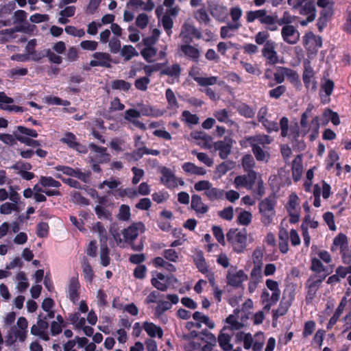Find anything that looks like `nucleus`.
I'll list each match as a JSON object with an SVG mask.
<instances>
[{"mask_svg":"<svg viewBox=\"0 0 351 351\" xmlns=\"http://www.w3.org/2000/svg\"><path fill=\"white\" fill-rule=\"evenodd\" d=\"M311 112V108L308 107L302 114L300 129L297 123L289 126V120L287 117H282L280 121L281 136L288 137L293 143V147L299 150H303L305 148V143L303 140L300 139V137H304L311 132L310 140L314 141L319 134L320 125H326L330 121L331 110L326 109L321 118L317 116L314 117L309 124L308 118Z\"/></svg>","mask_w":351,"mask_h":351,"instance_id":"obj_1","label":"nucleus"},{"mask_svg":"<svg viewBox=\"0 0 351 351\" xmlns=\"http://www.w3.org/2000/svg\"><path fill=\"white\" fill-rule=\"evenodd\" d=\"M234 184L237 189L243 187L248 190H254L259 195L264 193L263 181L261 175L252 170L249 171L246 175L237 176Z\"/></svg>","mask_w":351,"mask_h":351,"instance_id":"obj_2","label":"nucleus"},{"mask_svg":"<svg viewBox=\"0 0 351 351\" xmlns=\"http://www.w3.org/2000/svg\"><path fill=\"white\" fill-rule=\"evenodd\" d=\"M145 228L143 223L137 222L132 223L128 228L124 229L121 235L123 239L121 237V234H112L117 245L120 247H125L128 243L134 240L139 234L145 232Z\"/></svg>","mask_w":351,"mask_h":351,"instance_id":"obj_3","label":"nucleus"},{"mask_svg":"<svg viewBox=\"0 0 351 351\" xmlns=\"http://www.w3.org/2000/svg\"><path fill=\"white\" fill-rule=\"evenodd\" d=\"M231 22L221 27L220 36L222 38H231L234 36V32L242 26L241 19L243 15V10L239 6H233L230 10Z\"/></svg>","mask_w":351,"mask_h":351,"instance_id":"obj_4","label":"nucleus"},{"mask_svg":"<svg viewBox=\"0 0 351 351\" xmlns=\"http://www.w3.org/2000/svg\"><path fill=\"white\" fill-rule=\"evenodd\" d=\"M28 322L26 318L21 317L18 319L16 326H13L8 332L5 343L8 345L14 343L16 341H24L27 335Z\"/></svg>","mask_w":351,"mask_h":351,"instance_id":"obj_5","label":"nucleus"},{"mask_svg":"<svg viewBox=\"0 0 351 351\" xmlns=\"http://www.w3.org/2000/svg\"><path fill=\"white\" fill-rule=\"evenodd\" d=\"M227 239L232 244L233 250L237 253H241L247 246V235L245 230L237 232L230 231L227 234Z\"/></svg>","mask_w":351,"mask_h":351,"instance_id":"obj_6","label":"nucleus"},{"mask_svg":"<svg viewBox=\"0 0 351 351\" xmlns=\"http://www.w3.org/2000/svg\"><path fill=\"white\" fill-rule=\"evenodd\" d=\"M152 285L158 290L165 291L177 282V279L172 275L165 276L160 272L152 274Z\"/></svg>","mask_w":351,"mask_h":351,"instance_id":"obj_7","label":"nucleus"},{"mask_svg":"<svg viewBox=\"0 0 351 351\" xmlns=\"http://www.w3.org/2000/svg\"><path fill=\"white\" fill-rule=\"evenodd\" d=\"M296 10H298L301 15L306 17L305 20L300 21L302 26L307 25L309 23L313 22L316 17L317 10L312 1L304 0L303 3L300 4Z\"/></svg>","mask_w":351,"mask_h":351,"instance_id":"obj_8","label":"nucleus"},{"mask_svg":"<svg viewBox=\"0 0 351 351\" xmlns=\"http://www.w3.org/2000/svg\"><path fill=\"white\" fill-rule=\"evenodd\" d=\"M274 206V202L269 199H265L259 204L261 221L264 225L268 226L272 223L275 216Z\"/></svg>","mask_w":351,"mask_h":351,"instance_id":"obj_9","label":"nucleus"},{"mask_svg":"<svg viewBox=\"0 0 351 351\" xmlns=\"http://www.w3.org/2000/svg\"><path fill=\"white\" fill-rule=\"evenodd\" d=\"M207 8L211 16L217 21L223 22L228 16L227 8L217 1H208Z\"/></svg>","mask_w":351,"mask_h":351,"instance_id":"obj_10","label":"nucleus"},{"mask_svg":"<svg viewBox=\"0 0 351 351\" xmlns=\"http://www.w3.org/2000/svg\"><path fill=\"white\" fill-rule=\"evenodd\" d=\"M17 188L10 186V199L12 202H5L0 206V213L3 215L11 214L17 210V204L20 200V195L17 193Z\"/></svg>","mask_w":351,"mask_h":351,"instance_id":"obj_11","label":"nucleus"},{"mask_svg":"<svg viewBox=\"0 0 351 351\" xmlns=\"http://www.w3.org/2000/svg\"><path fill=\"white\" fill-rule=\"evenodd\" d=\"M248 317L243 315V313L239 310H235L234 313L230 315L226 319L228 326H224L223 329H230L232 330H240L245 326V322Z\"/></svg>","mask_w":351,"mask_h":351,"instance_id":"obj_12","label":"nucleus"},{"mask_svg":"<svg viewBox=\"0 0 351 351\" xmlns=\"http://www.w3.org/2000/svg\"><path fill=\"white\" fill-rule=\"evenodd\" d=\"M246 21L247 23H252L258 20L262 24L274 25V18L267 14L265 10H250L246 12Z\"/></svg>","mask_w":351,"mask_h":351,"instance_id":"obj_13","label":"nucleus"},{"mask_svg":"<svg viewBox=\"0 0 351 351\" xmlns=\"http://www.w3.org/2000/svg\"><path fill=\"white\" fill-rule=\"evenodd\" d=\"M160 173V182L167 188H175L178 184L184 185V182L181 178H176L173 172L167 167H162Z\"/></svg>","mask_w":351,"mask_h":351,"instance_id":"obj_14","label":"nucleus"},{"mask_svg":"<svg viewBox=\"0 0 351 351\" xmlns=\"http://www.w3.org/2000/svg\"><path fill=\"white\" fill-rule=\"evenodd\" d=\"M180 36L186 43L192 42L193 38L199 39L202 38L200 32L189 22L184 23L182 27Z\"/></svg>","mask_w":351,"mask_h":351,"instance_id":"obj_15","label":"nucleus"},{"mask_svg":"<svg viewBox=\"0 0 351 351\" xmlns=\"http://www.w3.org/2000/svg\"><path fill=\"white\" fill-rule=\"evenodd\" d=\"M276 44L272 40H268L264 45L262 49L263 57L269 64H275L279 62V57L276 51Z\"/></svg>","mask_w":351,"mask_h":351,"instance_id":"obj_16","label":"nucleus"},{"mask_svg":"<svg viewBox=\"0 0 351 351\" xmlns=\"http://www.w3.org/2000/svg\"><path fill=\"white\" fill-rule=\"evenodd\" d=\"M283 40L289 45H295L300 40V34L293 25H285L281 29Z\"/></svg>","mask_w":351,"mask_h":351,"instance_id":"obj_17","label":"nucleus"},{"mask_svg":"<svg viewBox=\"0 0 351 351\" xmlns=\"http://www.w3.org/2000/svg\"><path fill=\"white\" fill-rule=\"evenodd\" d=\"M318 226V222L311 218L309 215H307L304 218L301 224V230L302 232V237L304 243L306 247H308L311 243V237L308 232V228L315 229Z\"/></svg>","mask_w":351,"mask_h":351,"instance_id":"obj_18","label":"nucleus"},{"mask_svg":"<svg viewBox=\"0 0 351 351\" xmlns=\"http://www.w3.org/2000/svg\"><path fill=\"white\" fill-rule=\"evenodd\" d=\"M80 285L77 276H73L69 280L66 287V295L73 302L76 303L80 298Z\"/></svg>","mask_w":351,"mask_h":351,"instance_id":"obj_19","label":"nucleus"},{"mask_svg":"<svg viewBox=\"0 0 351 351\" xmlns=\"http://www.w3.org/2000/svg\"><path fill=\"white\" fill-rule=\"evenodd\" d=\"M304 84L307 89L315 90L317 88V83L315 80L314 71L309 62L304 63V69L302 75Z\"/></svg>","mask_w":351,"mask_h":351,"instance_id":"obj_20","label":"nucleus"},{"mask_svg":"<svg viewBox=\"0 0 351 351\" xmlns=\"http://www.w3.org/2000/svg\"><path fill=\"white\" fill-rule=\"evenodd\" d=\"M303 45L306 50L316 51L322 46V39L312 32H308L303 36Z\"/></svg>","mask_w":351,"mask_h":351,"instance_id":"obj_21","label":"nucleus"},{"mask_svg":"<svg viewBox=\"0 0 351 351\" xmlns=\"http://www.w3.org/2000/svg\"><path fill=\"white\" fill-rule=\"evenodd\" d=\"M48 328L47 322L39 318L37 323L31 328V333L45 341H48L49 339Z\"/></svg>","mask_w":351,"mask_h":351,"instance_id":"obj_22","label":"nucleus"},{"mask_svg":"<svg viewBox=\"0 0 351 351\" xmlns=\"http://www.w3.org/2000/svg\"><path fill=\"white\" fill-rule=\"evenodd\" d=\"M294 298V291L291 289H287L284 291L282 302L275 313V316L283 315L287 312Z\"/></svg>","mask_w":351,"mask_h":351,"instance_id":"obj_23","label":"nucleus"},{"mask_svg":"<svg viewBox=\"0 0 351 351\" xmlns=\"http://www.w3.org/2000/svg\"><path fill=\"white\" fill-rule=\"evenodd\" d=\"M93 60L90 62V66H103L109 68L111 66V56L107 53L95 52L93 54Z\"/></svg>","mask_w":351,"mask_h":351,"instance_id":"obj_24","label":"nucleus"},{"mask_svg":"<svg viewBox=\"0 0 351 351\" xmlns=\"http://www.w3.org/2000/svg\"><path fill=\"white\" fill-rule=\"evenodd\" d=\"M227 279L230 285L239 287L247 279V276L243 270L230 269Z\"/></svg>","mask_w":351,"mask_h":351,"instance_id":"obj_25","label":"nucleus"},{"mask_svg":"<svg viewBox=\"0 0 351 351\" xmlns=\"http://www.w3.org/2000/svg\"><path fill=\"white\" fill-rule=\"evenodd\" d=\"M266 287L268 289H269L272 293L271 295V302L270 304H267L264 308H267L269 310L270 307L276 304L277 301L279 300L280 296V291L278 287V283L277 281H275L271 279H267L265 282Z\"/></svg>","mask_w":351,"mask_h":351,"instance_id":"obj_26","label":"nucleus"},{"mask_svg":"<svg viewBox=\"0 0 351 351\" xmlns=\"http://www.w3.org/2000/svg\"><path fill=\"white\" fill-rule=\"evenodd\" d=\"M193 259L199 271L206 275L207 278H208L209 274H214L211 270L208 269L206 261L202 251L195 250Z\"/></svg>","mask_w":351,"mask_h":351,"instance_id":"obj_27","label":"nucleus"},{"mask_svg":"<svg viewBox=\"0 0 351 351\" xmlns=\"http://www.w3.org/2000/svg\"><path fill=\"white\" fill-rule=\"evenodd\" d=\"M267 114V109L265 107H262L258 112V119L259 122L262 123L263 125L268 132L278 131V123L274 121L267 120L266 116Z\"/></svg>","mask_w":351,"mask_h":351,"instance_id":"obj_28","label":"nucleus"},{"mask_svg":"<svg viewBox=\"0 0 351 351\" xmlns=\"http://www.w3.org/2000/svg\"><path fill=\"white\" fill-rule=\"evenodd\" d=\"M60 141L66 143L69 147L75 149L80 153L86 152L85 147L79 144L76 141L75 136L71 132L66 133Z\"/></svg>","mask_w":351,"mask_h":351,"instance_id":"obj_29","label":"nucleus"},{"mask_svg":"<svg viewBox=\"0 0 351 351\" xmlns=\"http://www.w3.org/2000/svg\"><path fill=\"white\" fill-rule=\"evenodd\" d=\"M142 328L146 332L148 336L152 338L160 339L163 335V330L161 327L156 325L155 324L149 322H145L143 324Z\"/></svg>","mask_w":351,"mask_h":351,"instance_id":"obj_30","label":"nucleus"},{"mask_svg":"<svg viewBox=\"0 0 351 351\" xmlns=\"http://www.w3.org/2000/svg\"><path fill=\"white\" fill-rule=\"evenodd\" d=\"M232 147V142L230 139H224L223 141H219L214 144V148L215 150L219 152V156L221 158L224 159L228 157L230 153Z\"/></svg>","mask_w":351,"mask_h":351,"instance_id":"obj_31","label":"nucleus"},{"mask_svg":"<svg viewBox=\"0 0 351 351\" xmlns=\"http://www.w3.org/2000/svg\"><path fill=\"white\" fill-rule=\"evenodd\" d=\"M181 69L179 64H175L169 66H167L162 71L161 74L168 75L170 77L169 83L173 84L178 82L180 75Z\"/></svg>","mask_w":351,"mask_h":351,"instance_id":"obj_32","label":"nucleus"},{"mask_svg":"<svg viewBox=\"0 0 351 351\" xmlns=\"http://www.w3.org/2000/svg\"><path fill=\"white\" fill-rule=\"evenodd\" d=\"M141 117V112L134 109H130L125 112V119L130 121L136 128L141 130H145L146 127L144 123H141L138 120V118Z\"/></svg>","mask_w":351,"mask_h":351,"instance_id":"obj_33","label":"nucleus"},{"mask_svg":"<svg viewBox=\"0 0 351 351\" xmlns=\"http://www.w3.org/2000/svg\"><path fill=\"white\" fill-rule=\"evenodd\" d=\"M333 14V7L322 9V10L320 12L319 17L317 20V26L319 31H322L323 28L326 25L328 21L332 17Z\"/></svg>","mask_w":351,"mask_h":351,"instance_id":"obj_34","label":"nucleus"},{"mask_svg":"<svg viewBox=\"0 0 351 351\" xmlns=\"http://www.w3.org/2000/svg\"><path fill=\"white\" fill-rule=\"evenodd\" d=\"M191 207L197 213L204 214L208 211V206L202 202L198 195H193L191 197Z\"/></svg>","mask_w":351,"mask_h":351,"instance_id":"obj_35","label":"nucleus"},{"mask_svg":"<svg viewBox=\"0 0 351 351\" xmlns=\"http://www.w3.org/2000/svg\"><path fill=\"white\" fill-rule=\"evenodd\" d=\"M182 168L186 173L204 176L206 173V170L200 167L196 166L192 162H185L182 165Z\"/></svg>","mask_w":351,"mask_h":351,"instance_id":"obj_36","label":"nucleus"},{"mask_svg":"<svg viewBox=\"0 0 351 351\" xmlns=\"http://www.w3.org/2000/svg\"><path fill=\"white\" fill-rule=\"evenodd\" d=\"M56 170L58 171H61L63 174L75 177L82 180H84L85 175L80 172L79 170L73 169L69 167L66 166H57L56 167Z\"/></svg>","mask_w":351,"mask_h":351,"instance_id":"obj_37","label":"nucleus"},{"mask_svg":"<svg viewBox=\"0 0 351 351\" xmlns=\"http://www.w3.org/2000/svg\"><path fill=\"white\" fill-rule=\"evenodd\" d=\"M165 96L168 102L167 108L172 110L173 113H175L179 105L173 91L170 88L167 89Z\"/></svg>","mask_w":351,"mask_h":351,"instance_id":"obj_38","label":"nucleus"},{"mask_svg":"<svg viewBox=\"0 0 351 351\" xmlns=\"http://www.w3.org/2000/svg\"><path fill=\"white\" fill-rule=\"evenodd\" d=\"M128 6H132L136 9L150 11L154 8L152 1L143 2L142 0H130L128 3Z\"/></svg>","mask_w":351,"mask_h":351,"instance_id":"obj_39","label":"nucleus"},{"mask_svg":"<svg viewBox=\"0 0 351 351\" xmlns=\"http://www.w3.org/2000/svg\"><path fill=\"white\" fill-rule=\"evenodd\" d=\"M252 146L265 145L271 143L272 139L267 135H256L249 138Z\"/></svg>","mask_w":351,"mask_h":351,"instance_id":"obj_40","label":"nucleus"},{"mask_svg":"<svg viewBox=\"0 0 351 351\" xmlns=\"http://www.w3.org/2000/svg\"><path fill=\"white\" fill-rule=\"evenodd\" d=\"M183 53L189 58L197 60L199 56V50L195 47L190 45H182L180 47Z\"/></svg>","mask_w":351,"mask_h":351,"instance_id":"obj_41","label":"nucleus"},{"mask_svg":"<svg viewBox=\"0 0 351 351\" xmlns=\"http://www.w3.org/2000/svg\"><path fill=\"white\" fill-rule=\"evenodd\" d=\"M205 195L210 201L223 199L224 197V191L218 188L213 187L212 185Z\"/></svg>","mask_w":351,"mask_h":351,"instance_id":"obj_42","label":"nucleus"},{"mask_svg":"<svg viewBox=\"0 0 351 351\" xmlns=\"http://www.w3.org/2000/svg\"><path fill=\"white\" fill-rule=\"evenodd\" d=\"M231 337L225 333H220L218 337V341L220 347L224 351H229L232 349L233 346L230 343Z\"/></svg>","mask_w":351,"mask_h":351,"instance_id":"obj_43","label":"nucleus"},{"mask_svg":"<svg viewBox=\"0 0 351 351\" xmlns=\"http://www.w3.org/2000/svg\"><path fill=\"white\" fill-rule=\"evenodd\" d=\"M195 82L199 85L202 86H213L216 84H222V82H219L218 77L215 76L195 77Z\"/></svg>","mask_w":351,"mask_h":351,"instance_id":"obj_44","label":"nucleus"},{"mask_svg":"<svg viewBox=\"0 0 351 351\" xmlns=\"http://www.w3.org/2000/svg\"><path fill=\"white\" fill-rule=\"evenodd\" d=\"M320 284V280H315L311 282L308 285L306 297V300L308 302H311L315 298Z\"/></svg>","mask_w":351,"mask_h":351,"instance_id":"obj_45","label":"nucleus"},{"mask_svg":"<svg viewBox=\"0 0 351 351\" xmlns=\"http://www.w3.org/2000/svg\"><path fill=\"white\" fill-rule=\"evenodd\" d=\"M237 339L243 341V347L246 350L252 348L253 350V339L250 333L239 332L236 336Z\"/></svg>","mask_w":351,"mask_h":351,"instance_id":"obj_46","label":"nucleus"},{"mask_svg":"<svg viewBox=\"0 0 351 351\" xmlns=\"http://www.w3.org/2000/svg\"><path fill=\"white\" fill-rule=\"evenodd\" d=\"M110 250L106 244H101V249L99 252L100 263L106 267L110 264V258L109 256Z\"/></svg>","mask_w":351,"mask_h":351,"instance_id":"obj_47","label":"nucleus"},{"mask_svg":"<svg viewBox=\"0 0 351 351\" xmlns=\"http://www.w3.org/2000/svg\"><path fill=\"white\" fill-rule=\"evenodd\" d=\"M287 211H300L299 198L295 193L289 195V202L286 206Z\"/></svg>","mask_w":351,"mask_h":351,"instance_id":"obj_48","label":"nucleus"},{"mask_svg":"<svg viewBox=\"0 0 351 351\" xmlns=\"http://www.w3.org/2000/svg\"><path fill=\"white\" fill-rule=\"evenodd\" d=\"M121 54L125 60H130L133 57L138 56V53L132 45H124L121 49Z\"/></svg>","mask_w":351,"mask_h":351,"instance_id":"obj_49","label":"nucleus"},{"mask_svg":"<svg viewBox=\"0 0 351 351\" xmlns=\"http://www.w3.org/2000/svg\"><path fill=\"white\" fill-rule=\"evenodd\" d=\"M14 136L16 139H17L19 141H20L22 143H24L26 145L36 147L40 146V145L38 141L33 140L27 136L21 135L19 132H14Z\"/></svg>","mask_w":351,"mask_h":351,"instance_id":"obj_50","label":"nucleus"},{"mask_svg":"<svg viewBox=\"0 0 351 351\" xmlns=\"http://www.w3.org/2000/svg\"><path fill=\"white\" fill-rule=\"evenodd\" d=\"M253 339V350L260 351L263 348V346L265 341V336L263 332H257L252 336Z\"/></svg>","mask_w":351,"mask_h":351,"instance_id":"obj_51","label":"nucleus"},{"mask_svg":"<svg viewBox=\"0 0 351 351\" xmlns=\"http://www.w3.org/2000/svg\"><path fill=\"white\" fill-rule=\"evenodd\" d=\"M213 291V295L215 298L220 302L221 300L222 291L218 287V286L215 283V275L214 274H209L208 278Z\"/></svg>","mask_w":351,"mask_h":351,"instance_id":"obj_52","label":"nucleus"},{"mask_svg":"<svg viewBox=\"0 0 351 351\" xmlns=\"http://www.w3.org/2000/svg\"><path fill=\"white\" fill-rule=\"evenodd\" d=\"M40 184L43 187H51L58 189L60 186V182L54 180L51 177L41 176L40 179Z\"/></svg>","mask_w":351,"mask_h":351,"instance_id":"obj_53","label":"nucleus"},{"mask_svg":"<svg viewBox=\"0 0 351 351\" xmlns=\"http://www.w3.org/2000/svg\"><path fill=\"white\" fill-rule=\"evenodd\" d=\"M254 154L258 161L267 162L269 154L259 146H252Z\"/></svg>","mask_w":351,"mask_h":351,"instance_id":"obj_54","label":"nucleus"},{"mask_svg":"<svg viewBox=\"0 0 351 351\" xmlns=\"http://www.w3.org/2000/svg\"><path fill=\"white\" fill-rule=\"evenodd\" d=\"M16 278L18 282L16 287L19 291H23L29 287V282L24 272H19L16 276Z\"/></svg>","mask_w":351,"mask_h":351,"instance_id":"obj_55","label":"nucleus"},{"mask_svg":"<svg viewBox=\"0 0 351 351\" xmlns=\"http://www.w3.org/2000/svg\"><path fill=\"white\" fill-rule=\"evenodd\" d=\"M264 250L261 247H257L252 255V260L254 265H263V258Z\"/></svg>","mask_w":351,"mask_h":351,"instance_id":"obj_56","label":"nucleus"},{"mask_svg":"<svg viewBox=\"0 0 351 351\" xmlns=\"http://www.w3.org/2000/svg\"><path fill=\"white\" fill-rule=\"evenodd\" d=\"M71 322L73 324L76 329H82L86 326V319L80 317V314L76 313L73 314L70 317Z\"/></svg>","mask_w":351,"mask_h":351,"instance_id":"obj_57","label":"nucleus"},{"mask_svg":"<svg viewBox=\"0 0 351 351\" xmlns=\"http://www.w3.org/2000/svg\"><path fill=\"white\" fill-rule=\"evenodd\" d=\"M35 45L36 41L34 40H32L27 43L26 49L27 53L31 56V60L37 61L41 59L43 55L34 51Z\"/></svg>","mask_w":351,"mask_h":351,"instance_id":"obj_58","label":"nucleus"},{"mask_svg":"<svg viewBox=\"0 0 351 351\" xmlns=\"http://www.w3.org/2000/svg\"><path fill=\"white\" fill-rule=\"evenodd\" d=\"M35 45L36 41L34 40H32L27 43L26 49L27 53L31 56V60L37 61L41 59L43 55L34 51Z\"/></svg>","mask_w":351,"mask_h":351,"instance_id":"obj_59","label":"nucleus"},{"mask_svg":"<svg viewBox=\"0 0 351 351\" xmlns=\"http://www.w3.org/2000/svg\"><path fill=\"white\" fill-rule=\"evenodd\" d=\"M252 219V215L250 212L242 210L238 215L237 221L240 225L247 226Z\"/></svg>","mask_w":351,"mask_h":351,"instance_id":"obj_60","label":"nucleus"},{"mask_svg":"<svg viewBox=\"0 0 351 351\" xmlns=\"http://www.w3.org/2000/svg\"><path fill=\"white\" fill-rule=\"evenodd\" d=\"M94 232L98 234L101 244H106L107 241V233L105 228L101 225V223H97L93 229Z\"/></svg>","mask_w":351,"mask_h":351,"instance_id":"obj_61","label":"nucleus"},{"mask_svg":"<svg viewBox=\"0 0 351 351\" xmlns=\"http://www.w3.org/2000/svg\"><path fill=\"white\" fill-rule=\"evenodd\" d=\"M262 268V265H254L250 273V280L261 282L263 279Z\"/></svg>","mask_w":351,"mask_h":351,"instance_id":"obj_62","label":"nucleus"},{"mask_svg":"<svg viewBox=\"0 0 351 351\" xmlns=\"http://www.w3.org/2000/svg\"><path fill=\"white\" fill-rule=\"evenodd\" d=\"M141 114L157 117L162 116L163 114V112L152 106H145L142 109Z\"/></svg>","mask_w":351,"mask_h":351,"instance_id":"obj_63","label":"nucleus"},{"mask_svg":"<svg viewBox=\"0 0 351 351\" xmlns=\"http://www.w3.org/2000/svg\"><path fill=\"white\" fill-rule=\"evenodd\" d=\"M82 267L85 280L91 282L94 276L91 266L86 260H84Z\"/></svg>","mask_w":351,"mask_h":351,"instance_id":"obj_64","label":"nucleus"}]
</instances>
